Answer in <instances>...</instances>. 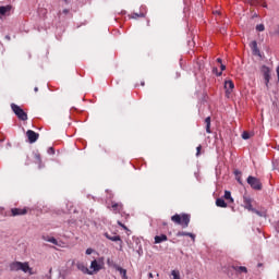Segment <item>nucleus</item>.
<instances>
[{"mask_svg": "<svg viewBox=\"0 0 279 279\" xmlns=\"http://www.w3.org/2000/svg\"><path fill=\"white\" fill-rule=\"evenodd\" d=\"M10 269L11 271H23L24 274L34 276V269L29 267V263L27 262H13L10 264Z\"/></svg>", "mask_w": 279, "mask_h": 279, "instance_id": "nucleus-1", "label": "nucleus"}, {"mask_svg": "<svg viewBox=\"0 0 279 279\" xmlns=\"http://www.w3.org/2000/svg\"><path fill=\"white\" fill-rule=\"evenodd\" d=\"M171 221L178 226H181L182 228H189V223H191V215L175 214L171 217Z\"/></svg>", "mask_w": 279, "mask_h": 279, "instance_id": "nucleus-2", "label": "nucleus"}, {"mask_svg": "<svg viewBox=\"0 0 279 279\" xmlns=\"http://www.w3.org/2000/svg\"><path fill=\"white\" fill-rule=\"evenodd\" d=\"M254 204V198L251 197L247 194L243 195V208H245V210H248L250 213H255L256 215H260V211L256 210L253 206Z\"/></svg>", "mask_w": 279, "mask_h": 279, "instance_id": "nucleus-3", "label": "nucleus"}, {"mask_svg": "<svg viewBox=\"0 0 279 279\" xmlns=\"http://www.w3.org/2000/svg\"><path fill=\"white\" fill-rule=\"evenodd\" d=\"M104 257H98L94 260H92L90 266H89V271L93 274H98V271H101L104 269L106 263L104 262Z\"/></svg>", "mask_w": 279, "mask_h": 279, "instance_id": "nucleus-4", "label": "nucleus"}, {"mask_svg": "<svg viewBox=\"0 0 279 279\" xmlns=\"http://www.w3.org/2000/svg\"><path fill=\"white\" fill-rule=\"evenodd\" d=\"M11 108L14 112V114H16V117L21 120V121H27V113L20 108L17 105L12 104Z\"/></svg>", "mask_w": 279, "mask_h": 279, "instance_id": "nucleus-5", "label": "nucleus"}, {"mask_svg": "<svg viewBox=\"0 0 279 279\" xmlns=\"http://www.w3.org/2000/svg\"><path fill=\"white\" fill-rule=\"evenodd\" d=\"M247 184H250V186L253 187L255 191H260V189H263L260 180L252 175L247 178Z\"/></svg>", "mask_w": 279, "mask_h": 279, "instance_id": "nucleus-6", "label": "nucleus"}, {"mask_svg": "<svg viewBox=\"0 0 279 279\" xmlns=\"http://www.w3.org/2000/svg\"><path fill=\"white\" fill-rule=\"evenodd\" d=\"M225 89H226V97L230 99V97L232 96V92L234 90V82L225 81Z\"/></svg>", "mask_w": 279, "mask_h": 279, "instance_id": "nucleus-7", "label": "nucleus"}, {"mask_svg": "<svg viewBox=\"0 0 279 279\" xmlns=\"http://www.w3.org/2000/svg\"><path fill=\"white\" fill-rule=\"evenodd\" d=\"M29 211V208L23 207V208H12L11 209V217H19L21 215H27Z\"/></svg>", "mask_w": 279, "mask_h": 279, "instance_id": "nucleus-8", "label": "nucleus"}, {"mask_svg": "<svg viewBox=\"0 0 279 279\" xmlns=\"http://www.w3.org/2000/svg\"><path fill=\"white\" fill-rule=\"evenodd\" d=\"M109 208L114 215H121L123 213V204L121 203L112 202Z\"/></svg>", "mask_w": 279, "mask_h": 279, "instance_id": "nucleus-9", "label": "nucleus"}, {"mask_svg": "<svg viewBox=\"0 0 279 279\" xmlns=\"http://www.w3.org/2000/svg\"><path fill=\"white\" fill-rule=\"evenodd\" d=\"M10 12H12V5L8 4L0 7V19H3V16H10Z\"/></svg>", "mask_w": 279, "mask_h": 279, "instance_id": "nucleus-10", "label": "nucleus"}, {"mask_svg": "<svg viewBox=\"0 0 279 279\" xmlns=\"http://www.w3.org/2000/svg\"><path fill=\"white\" fill-rule=\"evenodd\" d=\"M26 136H27L29 143H36L38 141L39 134L34 132V131H32V130H28L26 132Z\"/></svg>", "mask_w": 279, "mask_h": 279, "instance_id": "nucleus-11", "label": "nucleus"}, {"mask_svg": "<svg viewBox=\"0 0 279 279\" xmlns=\"http://www.w3.org/2000/svg\"><path fill=\"white\" fill-rule=\"evenodd\" d=\"M105 236L106 239H108L109 241H113V242H119V245H120V250L123 247V240H121V236L120 235H113L111 236L110 234L108 233H105Z\"/></svg>", "mask_w": 279, "mask_h": 279, "instance_id": "nucleus-12", "label": "nucleus"}, {"mask_svg": "<svg viewBox=\"0 0 279 279\" xmlns=\"http://www.w3.org/2000/svg\"><path fill=\"white\" fill-rule=\"evenodd\" d=\"M263 73L266 86H269V80H271V70H269L267 66H263Z\"/></svg>", "mask_w": 279, "mask_h": 279, "instance_id": "nucleus-13", "label": "nucleus"}, {"mask_svg": "<svg viewBox=\"0 0 279 279\" xmlns=\"http://www.w3.org/2000/svg\"><path fill=\"white\" fill-rule=\"evenodd\" d=\"M76 267L83 274H88V276H93V271H90V269H88V267H86V265H84V263H80V262L76 263Z\"/></svg>", "mask_w": 279, "mask_h": 279, "instance_id": "nucleus-14", "label": "nucleus"}, {"mask_svg": "<svg viewBox=\"0 0 279 279\" xmlns=\"http://www.w3.org/2000/svg\"><path fill=\"white\" fill-rule=\"evenodd\" d=\"M44 241H48V243H52V245H58V247H62V242H59L56 238L53 236H43Z\"/></svg>", "mask_w": 279, "mask_h": 279, "instance_id": "nucleus-15", "label": "nucleus"}, {"mask_svg": "<svg viewBox=\"0 0 279 279\" xmlns=\"http://www.w3.org/2000/svg\"><path fill=\"white\" fill-rule=\"evenodd\" d=\"M145 14H146L145 13V8H142L140 13H132L130 15V17L131 19H144Z\"/></svg>", "mask_w": 279, "mask_h": 279, "instance_id": "nucleus-16", "label": "nucleus"}, {"mask_svg": "<svg viewBox=\"0 0 279 279\" xmlns=\"http://www.w3.org/2000/svg\"><path fill=\"white\" fill-rule=\"evenodd\" d=\"M247 3H251V5H256L258 3H260L262 8H267V2H265L264 0H246Z\"/></svg>", "mask_w": 279, "mask_h": 279, "instance_id": "nucleus-17", "label": "nucleus"}, {"mask_svg": "<svg viewBox=\"0 0 279 279\" xmlns=\"http://www.w3.org/2000/svg\"><path fill=\"white\" fill-rule=\"evenodd\" d=\"M216 206H218V208H228V203L223 198H217Z\"/></svg>", "mask_w": 279, "mask_h": 279, "instance_id": "nucleus-18", "label": "nucleus"}, {"mask_svg": "<svg viewBox=\"0 0 279 279\" xmlns=\"http://www.w3.org/2000/svg\"><path fill=\"white\" fill-rule=\"evenodd\" d=\"M177 236H190L192 239V241L195 242V234H193V233H189V232H184V231H179L177 233Z\"/></svg>", "mask_w": 279, "mask_h": 279, "instance_id": "nucleus-19", "label": "nucleus"}, {"mask_svg": "<svg viewBox=\"0 0 279 279\" xmlns=\"http://www.w3.org/2000/svg\"><path fill=\"white\" fill-rule=\"evenodd\" d=\"M223 197L229 204H234V198H232V193H230V191H225Z\"/></svg>", "mask_w": 279, "mask_h": 279, "instance_id": "nucleus-20", "label": "nucleus"}, {"mask_svg": "<svg viewBox=\"0 0 279 279\" xmlns=\"http://www.w3.org/2000/svg\"><path fill=\"white\" fill-rule=\"evenodd\" d=\"M116 269H117V271H119L120 276H121L123 279H128V270L123 269V268L120 267V266H116Z\"/></svg>", "mask_w": 279, "mask_h": 279, "instance_id": "nucleus-21", "label": "nucleus"}, {"mask_svg": "<svg viewBox=\"0 0 279 279\" xmlns=\"http://www.w3.org/2000/svg\"><path fill=\"white\" fill-rule=\"evenodd\" d=\"M165 241H167V235H165V234L156 235V236H155V243H156V244L162 243V242H165Z\"/></svg>", "mask_w": 279, "mask_h": 279, "instance_id": "nucleus-22", "label": "nucleus"}, {"mask_svg": "<svg viewBox=\"0 0 279 279\" xmlns=\"http://www.w3.org/2000/svg\"><path fill=\"white\" fill-rule=\"evenodd\" d=\"M235 271H238V274H247V268L245 266H239L235 267Z\"/></svg>", "mask_w": 279, "mask_h": 279, "instance_id": "nucleus-23", "label": "nucleus"}, {"mask_svg": "<svg viewBox=\"0 0 279 279\" xmlns=\"http://www.w3.org/2000/svg\"><path fill=\"white\" fill-rule=\"evenodd\" d=\"M251 47H252L254 53L258 52V44L256 41H252Z\"/></svg>", "mask_w": 279, "mask_h": 279, "instance_id": "nucleus-24", "label": "nucleus"}, {"mask_svg": "<svg viewBox=\"0 0 279 279\" xmlns=\"http://www.w3.org/2000/svg\"><path fill=\"white\" fill-rule=\"evenodd\" d=\"M171 276L173 279H180V270H172Z\"/></svg>", "mask_w": 279, "mask_h": 279, "instance_id": "nucleus-25", "label": "nucleus"}, {"mask_svg": "<svg viewBox=\"0 0 279 279\" xmlns=\"http://www.w3.org/2000/svg\"><path fill=\"white\" fill-rule=\"evenodd\" d=\"M213 73H214L215 75H217V77H221V75H222V72H221V71L219 72V70H218L217 68H214V69H213Z\"/></svg>", "mask_w": 279, "mask_h": 279, "instance_id": "nucleus-26", "label": "nucleus"}, {"mask_svg": "<svg viewBox=\"0 0 279 279\" xmlns=\"http://www.w3.org/2000/svg\"><path fill=\"white\" fill-rule=\"evenodd\" d=\"M251 137L250 133L247 131H244L242 133V138H244V141H247Z\"/></svg>", "mask_w": 279, "mask_h": 279, "instance_id": "nucleus-27", "label": "nucleus"}, {"mask_svg": "<svg viewBox=\"0 0 279 279\" xmlns=\"http://www.w3.org/2000/svg\"><path fill=\"white\" fill-rule=\"evenodd\" d=\"M199 156H202V145L196 147V157L199 158Z\"/></svg>", "mask_w": 279, "mask_h": 279, "instance_id": "nucleus-28", "label": "nucleus"}, {"mask_svg": "<svg viewBox=\"0 0 279 279\" xmlns=\"http://www.w3.org/2000/svg\"><path fill=\"white\" fill-rule=\"evenodd\" d=\"M256 31L257 32H265V25L264 24H259L256 26Z\"/></svg>", "mask_w": 279, "mask_h": 279, "instance_id": "nucleus-29", "label": "nucleus"}, {"mask_svg": "<svg viewBox=\"0 0 279 279\" xmlns=\"http://www.w3.org/2000/svg\"><path fill=\"white\" fill-rule=\"evenodd\" d=\"M93 252H95V250L93 248H87L85 254H87V256H90V254H93Z\"/></svg>", "mask_w": 279, "mask_h": 279, "instance_id": "nucleus-30", "label": "nucleus"}, {"mask_svg": "<svg viewBox=\"0 0 279 279\" xmlns=\"http://www.w3.org/2000/svg\"><path fill=\"white\" fill-rule=\"evenodd\" d=\"M206 132L207 134H213V131H210V124H206Z\"/></svg>", "mask_w": 279, "mask_h": 279, "instance_id": "nucleus-31", "label": "nucleus"}, {"mask_svg": "<svg viewBox=\"0 0 279 279\" xmlns=\"http://www.w3.org/2000/svg\"><path fill=\"white\" fill-rule=\"evenodd\" d=\"M118 226H120V228H123V230H128V227H125V225H123L121 221H118Z\"/></svg>", "mask_w": 279, "mask_h": 279, "instance_id": "nucleus-32", "label": "nucleus"}, {"mask_svg": "<svg viewBox=\"0 0 279 279\" xmlns=\"http://www.w3.org/2000/svg\"><path fill=\"white\" fill-rule=\"evenodd\" d=\"M205 125H210V117H207V118L205 119Z\"/></svg>", "mask_w": 279, "mask_h": 279, "instance_id": "nucleus-33", "label": "nucleus"}, {"mask_svg": "<svg viewBox=\"0 0 279 279\" xmlns=\"http://www.w3.org/2000/svg\"><path fill=\"white\" fill-rule=\"evenodd\" d=\"M48 154H56V150L53 149V147H50V148L48 149Z\"/></svg>", "mask_w": 279, "mask_h": 279, "instance_id": "nucleus-34", "label": "nucleus"}, {"mask_svg": "<svg viewBox=\"0 0 279 279\" xmlns=\"http://www.w3.org/2000/svg\"><path fill=\"white\" fill-rule=\"evenodd\" d=\"M220 69H221V73H222V71H226V65H225V64H221V65H220Z\"/></svg>", "mask_w": 279, "mask_h": 279, "instance_id": "nucleus-35", "label": "nucleus"}, {"mask_svg": "<svg viewBox=\"0 0 279 279\" xmlns=\"http://www.w3.org/2000/svg\"><path fill=\"white\" fill-rule=\"evenodd\" d=\"M148 277H149V278H154V274L149 272V274H148Z\"/></svg>", "mask_w": 279, "mask_h": 279, "instance_id": "nucleus-36", "label": "nucleus"}, {"mask_svg": "<svg viewBox=\"0 0 279 279\" xmlns=\"http://www.w3.org/2000/svg\"><path fill=\"white\" fill-rule=\"evenodd\" d=\"M63 13L64 14H69V10H63Z\"/></svg>", "mask_w": 279, "mask_h": 279, "instance_id": "nucleus-37", "label": "nucleus"}, {"mask_svg": "<svg viewBox=\"0 0 279 279\" xmlns=\"http://www.w3.org/2000/svg\"><path fill=\"white\" fill-rule=\"evenodd\" d=\"M217 62H219V64H221V58H218V59H217Z\"/></svg>", "mask_w": 279, "mask_h": 279, "instance_id": "nucleus-38", "label": "nucleus"}, {"mask_svg": "<svg viewBox=\"0 0 279 279\" xmlns=\"http://www.w3.org/2000/svg\"><path fill=\"white\" fill-rule=\"evenodd\" d=\"M111 263H112V262H111L110 259L107 260V264H108V265H111Z\"/></svg>", "mask_w": 279, "mask_h": 279, "instance_id": "nucleus-39", "label": "nucleus"}, {"mask_svg": "<svg viewBox=\"0 0 279 279\" xmlns=\"http://www.w3.org/2000/svg\"><path fill=\"white\" fill-rule=\"evenodd\" d=\"M34 90H35V93H38V87H35Z\"/></svg>", "mask_w": 279, "mask_h": 279, "instance_id": "nucleus-40", "label": "nucleus"}]
</instances>
